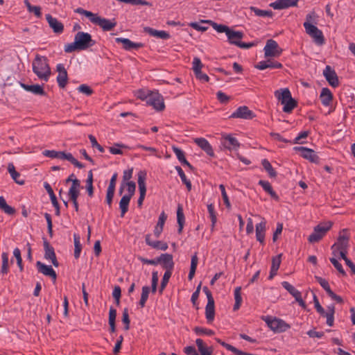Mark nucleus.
<instances>
[{
  "mask_svg": "<svg viewBox=\"0 0 355 355\" xmlns=\"http://www.w3.org/2000/svg\"><path fill=\"white\" fill-rule=\"evenodd\" d=\"M305 31L318 45H322L324 43L323 33L322 31L317 28L316 26H309L307 24V27H306Z\"/></svg>",
  "mask_w": 355,
  "mask_h": 355,
  "instance_id": "nucleus-13",
  "label": "nucleus"
},
{
  "mask_svg": "<svg viewBox=\"0 0 355 355\" xmlns=\"http://www.w3.org/2000/svg\"><path fill=\"white\" fill-rule=\"evenodd\" d=\"M144 31L151 36L161 38L163 40H167L170 38V35L164 31H157L150 27L144 28Z\"/></svg>",
  "mask_w": 355,
  "mask_h": 355,
  "instance_id": "nucleus-32",
  "label": "nucleus"
},
{
  "mask_svg": "<svg viewBox=\"0 0 355 355\" xmlns=\"http://www.w3.org/2000/svg\"><path fill=\"white\" fill-rule=\"evenodd\" d=\"M146 103L153 106L157 111H162L165 107L163 97L158 92H153L148 98Z\"/></svg>",
  "mask_w": 355,
  "mask_h": 355,
  "instance_id": "nucleus-14",
  "label": "nucleus"
},
{
  "mask_svg": "<svg viewBox=\"0 0 355 355\" xmlns=\"http://www.w3.org/2000/svg\"><path fill=\"white\" fill-rule=\"evenodd\" d=\"M250 10L254 12L255 15L262 17H272L273 13L271 10H261L255 7H251Z\"/></svg>",
  "mask_w": 355,
  "mask_h": 355,
  "instance_id": "nucleus-51",
  "label": "nucleus"
},
{
  "mask_svg": "<svg viewBox=\"0 0 355 355\" xmlns=\"http://www.w3.org/2000/svg\"><path fill=\"white\" fill-rule=\"evenodd\" d=\"M56 71L58 73L57 76V82L58 86L60 88H64L67 84L68 75L64 64L61 63L58 64L56 66Z\"/></svg>",
  "mask_w": 355,
  "mask_h": 355,
  "instance_id": "nucleus-19",
  "label": "nucleus"
},
{
  "mask_svg": "<svg viewBox=\"0 0 355 355\" xmlns=\"http://www.w3.org/2000/svg\"><path fill=\"white\" fill-rule=\"evenodd\" d=\"M211 24L212 27L218 32V33H225L226 35H227L228 31H230L231 29L223 24H218L215 22H211Z\"/></svg>",
  "mask_w": 355,
  "mask_h": 355,
  "instance_id": "nucleus-58",
  "label": "nucleus"
},
{
  "mask_svg": "<svg viewBox=\"0 0 355 355\" xmlns=\"http://www.w3.org/2000/svg\"><path fill=\"white\" fill-rule=\"evenodd\" d=\"M172 272H165L163 276V278L162 279L160 288H159V293H162L163 291L166 288L170 277H171Z\"/></svg>",
  "mask_w": 355,
  "mask_h": 355,
  "instance_id": "nucleus-57",
  "label": "nucleus"
},
{
  "mask_svg": "<svg viewBox=\"0 0 355 355\" xmlns=\"http://www.w3.org/2000/svg\"><path fill=\"white\" fill-rule=\"evenodd\" d=\"M220 142L223 147L229 150H236L241 145L237 139L231 134H222Z\"/></svg>",
  "mask_w": 355,
  "mask_h": 355,
  "instance_id": "nucleus-10",
  "label": "nucleus"
},
{
  "mask_svg": "<svg viewBox=\"0 0 355 355\" xmlns=\"http://www.w3.org/2000/svg\"><path fill=\"white\" fill-rule=\"evenodd\" d=\"M132 198L130 196H128L126 195H124L120 202H119V208L121 209V216L123 217L125 213L128 211V206L130 201Z\"/></svg>",
  "mask_w": 355,
  "mask_h": 355,
  "instance_id": "nucleus-37",
  "label": "nucleus"
},
{
  "mask_svg": "<svg viewBox=\"0 0 355 355\" xmlns=\"http://www.w3.org/2000/svg\"><path fill=\"white\" fill-rule=\"evenodd\" d=\"M320 99L324 106H329L333 99L332 93L328 88H322L320 95Z\"/></svg>",
  "mask_w": 355,
  "mask_h": 355,
  "instance_id": "nucleus-31",
  "label": "nucleus"
},
{
  "mask_svg": "<svg viewBox=\"0 0 355 355\" xmlns=\"http://www.w3.org/2000/svg\"><path fill=\"white\" fill-rule=\"evenodd\" d=\"M227 37L230 44H234L241 49H248L256 45L255 42L246 43L241 42L243 33L241 31L230 30L228 31Z\"/></svg>",
  "mask_w": 355,
  "mask_h": 355,
  "instance_id": "nucleus-4",
  "label": "nucleus"
},
{
  "mask_svg": "<svg viewBox=\"0 0 355 355\" xmlns=\"http://www.w3.org/2000/svg\"><path fill=\"white\" fill-rule=\"evenodd\" d=\"M175 170L178 172L179 176L181 178L182 182L186 185L187 189L189 191L191 190V182L186 177V175L182 168L179 166H175Z\"/></svg>",
  "mask_w": 355,
  "mask_h": 355,
  "instance_id": "nucleus-43",
  "label": "nucleus"
},
{
  "mask_svg": "<svg viewBox=\"0 0 355 355\" xmlns=\"http://www.w3.org/2000/svg\"><path fill=\"white\" fill-rule=\"evenodd\" d=\"M64 159L68 160L78 168H82L84 167L83 164L78 162L76 158H74L72 154L70 153H65Z\"/></svg>",
  "mask_w": 355,
  "mask_h": 355,
  "instance_id": "nucleus-56",
  "label": "nucleus"
},
{
  "mask_svg": "<svg viewBox=\"0 0 355 355\" xmlns=\"http://www.w3.org/2000/svg\"><path fill=\"white\" fill-rule=\"evenodd\" d=\"M36 266L40 272L46 276L51 277L54 281L56 279L57 275L55 271L53 269L51 266H46L41 261H37Z\"/></svg>",
  "mask_w": 355,
  "mask_h": 355,
  "instance_id": "nucleus-24",
  "label": "nucleus"
},
{
  "mask_svg": "<svg viewBox=\"0 0 355 355\" xmlns=\"http://www.w3.org/2000/svg\"><path fill=\"white\" fill-rule=\"evenodd\" d=\"M198 263V258L197 256V253L196 252L191 257L190 271H189V273L188 275L189 280H192V279L193 278L195 273H196V268H197Z\"/></svg>",
  "mask_w": 355,
  "mask_h": 355,
  "instance_id": "nucleus-39",
  "label": "nucleus"
},
{
  "mask_svg": "<svg viewBox=\"0 0 355 355\" xmlns=\"http://www.w3.org/2000/svg\"><path fill=\"white\" fill-rule=\"evenodd\" d=\"M318 15L315 11H311L306 16V21L304 22L303 26L306 29L307 24L309 26H315L318 24Z\"/></svg>",
  "mask_w": 355,
  "mask_h": 355,
  "instance_id": "nucleus-36",
  "label": "nucleus"
},
{
  "mask_svg": "<svg viewBox=\"0 0 355 355\" xmlns=\"http://www.w3.org/2000/svg\"><path fill=\"white\" fill-rule=\"evenodd\" d=\"M24 4L26 5L28 12H33L37 17H41V8L37 6H32L28 0H24Z\"/></svg>",
  "mask_w": 355,
  "mask_h": 355,
  "instance_id": "nucleus-49",
  "label": "nucleus"
},
{
  "mask_svg": "<svg viewBox=\"0 0 355 355\" xmlns=\"http://www.w3.org/2000/svg\"><path fill=\"white\" fill-rule=\"evenodd\" d=\"M315 279L320 285L325 290L328 295L332 292V290L331 289L329 284L326 279L320 277H315Z\"/></svg>",
  "mask_w": 355,
  "mask_h": 355,
  "instance_id": "nucleus-59",
  "label": "nucleus"
},
{
  "mask_svg": "<svg viewBox=\"0 0 355 355\" xmlns=\"http://www.w3.org/2000/svg\"><path fill=\"white\" fill-rule=\"evenodd\" d=\"M313 301L316 311L322 316L327 318V324L329 327L334 325L335 308L334 305L327 307V311L320 305L315 295H313Z\"/></svg>",
  "mask_w": 355,
  "mask_h": 355,
  "instance_id": "nucleus-6",
  "label": "nucleus"
},
{
  "mask_svg": "<svg viewBox=\"0 0 355 355\" xmlns=\"http://www.w3.org/2000/svg\"><path fill=\"white\" fill-rule=\"evenodd\" d=\"M282 104L284 105L283 111L286 113L291 112V111L297 106V102L292 98V96L286 100L284 103Z\"/></svg>",
  "mask_w": 355,
  "mask_h": 355,
  "instance_id": "nucleus-45",
  "label": "nucleus"
},
{
  "mask_svg": "<svg viewBox=\"0 0 355 355\" xmlns=\"http://www.w3.org/2000/svg\"><path fill=\"white\" fill-rule=\"evenodd\" d=\"M145 241L146 244L153 248L159 249L164 251L168 249V244L166 243L160 241H152L150 239V234L146 235Z\"/></svg>",
  "mask_w": 355,
  "mask_h": 355,
  "instance_id": "nucleus-28",
  "label": "nucleus"
},
{
  "mask_svg": "<svg viewBox=\"0 0 355 355\" xmlns=\"http://www.w3.org/2000/svg\"><path fill=\"white\" fill-rule=\"evenodd\" d=\"M265 57H279L283 50L279 46L277 42L272 39L267 40L263 49Z\"/></svg>",
  "mask_w": 355,
  "mask_h": 355,
  "instance_id": "nucleus-9",
  "label": "nucleus"
},
{
  "mask_svg": "<svg viewBox=\"0 0 355 355\" xmlns=\"http://www.w3.org/2000/svg\"><path fill=\"white\" fill-rule=\"evenodd\" d=\"M196 344L198 347V350L200 353V355H211L212 354L213 348L211 347L207 346L202 339H201V338L196 339Z\"/></svg>",
  "mask_w": 355,
  "mask_h": 355,
  "instance_id": "nucleus-30",
  "label": "nucleus"
},
{
  "mask_svg": "<svg viewBox=\"0 0 355 355\" xmlns=\"http://www.w3.org/2000/svg\"><path fill=\"white\" fill-rule=\"evenodd\" d=\"M73 241H74V257L77 259L80 257V252L82 250V245L80 241V236L77 234H73Z\"/></svg>",
  "mask_w": 355,
  "mask_h": 355,
  "instance_id": "nucleus-47",
  "label": "nucleus"
},
{
  "mask_svg": "<svg viewBox=\"0 0 355 355\" xmlns=\"http://www.w3.org/2000/svg\"><path fill=\"white\" fill-rule=\"evenodd\" d=\"M255 67L259 70H264L268 68L270 69H282V64L277 61H272L271 60H263L259 62Z\"/></svg>",
  "mask_w": 355,
  "mask_h": 355,
  "instance_id": "nucleus-26",
  "label": "nucleus"
},
{
  "mask_svg": "<svg viewBox=\"0 0 355 355\" xmlns=\"http://www.w3.org/2000/svg\"><path fill=\"white\" fill-rule=\"evenodd\" d=\"M254 116V113L247 106L238 107L231 115L230 118H239L252 119Z\"/></svg>",
  "mask_w": 355,
  "mask_h": 355,
  "instance_id": "nucleus-18",
  "label": "nucleus"
},
{
  "mask_svg": "<svg viewBox=\"0 0 355 355\" xmlns=\"http://www.w3.org/2000/svg\"><path fill=\"white\" fill-rule=\"evenodd\" d=\"M80 182L79 180H75L72 183L68 191L69 198H78L80 194Z\"/></svg>",
  "mask_w": 355,
  "mask_h": 355,
  "instance_id": "nucleus-35",
  "label": "nucleus"
},
{
  "mask_svg": "<svg viewBox=\"0 0 355 355\" xmlns=\"http://www.w3.org/2000/svg\"><path fill=\"white\" fill-rule=\"evenodd\" d=\"M323 75L331 87H336L338 86L339 80L338 76L335 70L333 69L330 66H326L325 69L323 71Z\"/></svg>",
  "mask_w": 355,
  "mask_h": 355,
  "instance_id": "nucleus-16",
  "label": "nucleus"
},
{
  "mask_svg": "<svg viewBox=\"0 0 355 355\" xmlns=\"http://www.w3.org/2000/svg\"><path fill=\"white\" fill-rule=\"evenodd\" d=\"M207 211L209 214V218L211 221V230L215 227L217 221L216 213L215 211L214 205L212 203L207 205Z\"/></svg>",
  "mask_w": 355,
  "mask_h": 355,
  "instance_id": "nucleus-48",
  "label": "nucleus"
},
{
  "mask_svg": "<svg viewBox=\"0 0 355 355\" xmlns=\"http://www.w3.org/2000/svg\"><path fill=\"white\" fill-rule=\"evenodd\" d=\"M299 0H277L270 4L275 10H282L290 7L297 6Z\"/></svg>",
  "mask_w": 355,
  "mask_h": 355,
  "instance_id": "nucleus-21",
  "label": "nucleus"
},
{
  "mask_svg": "<svg viewBox=\"0 0 355 355\" xmlns=\"http://www.w3.org/2000/svg\"><path fill=\"white\" fill-rule=\"evenodd\" d=\"M274 94L281 103H284L286 100L291 97V92L288 88L276 90Z\"/></svg>",
  "mask_w": 355,
  "mask_h": 355,
  "instance_id": "nucleus-34",
  "label": "nucleus"
},
{
  "mask_svg": "<svg viewBox=\"0 0 355 355\" xmlns=\"http://www.w3.org/2000/svg\"><path fill=\"white\" fill-rule=\"evenodd\" d=\"M294 150L296 151H300L301 153V156L303 158L309 160L312 163L318 164L320 162L319 157L313 149L304 146H296L294 147Z\"/></svg>",
  "mask_w": 355,
  "mask_h": 355,
  "instance_id": "nucleus-12",
  "label": "nucleus"
},
{
  "mask_svg": "<svg viewBox=\"0 0 355 355\" xmlns=\"http://www.w3.org/2000/svg\"><path fill=\"white\" fill-rule=\"evenodd\" d=\"M194 142L203 150L209 156L214 157V152L209 141L205 138H196Z\"/></svg>",
  "mask_w": 355,
  "mask_h": 355,
  "instance_id": "nucleus-25",
  "label": "nucleus"
},
{
  "mask_svg": "<svg viewBox=\"0 0 355 355\" xmlns=\"http://www.w3.org/2000/svg\"><path fill=\"white\" fill-rule=\"evenodd\" d=\"M116 317V310L113 307H110L109 311V324L110 331L111 333H114L116 331L115 320Z\"/></svg>",
  "mask_w": 355,
  "mask_h": 355,
  "instance_id": "nucleus-40",
  "label": "nucleus"
},
{
  "mask_svg": "<svg viewBox=\"0 0 355 355\" xmlns=\"http://www.w3.org/2000/svg\"><path fill=\"white\" fill-rule=\"evenodd\" d=\"M349 248V236L345 233H340L337 241L331 246L332 254L334 257L345 258Z\"/></svg>",
  "mask_w": 355,
  "mask_h": 355,
  "instance_id": "nucleus-3",
  "label": "nucleus"
},
{
  "mask_svg": "<svg viewBox=\"0 0 355 355\" xmlns=\"http://www.w3.org/2000/svg\"><path fill=\"white\" fill-rule=\"evenodd\" d=\"M153 93V92L145 89H139L137 92L136 96L138 98L141 100L148 101V98L150 97V95Z\"/></svg>",
  "mask_w": 355,
  "mask_h": 355,
  "instance_id": "nucleus-61",
  "label": "nucleus"
},
{
  "mask_svg": "<svg viewBox=\"0 0 355 355\" xmlns=\"http://www.w3.org/2000/svg\"><path fill=\"white\" fill-rule=\"evenodd\" d=\"M46 19L54 33L60 34L63 32L64 26L56 18L53 17L50 14H47L46 15Z\"/></svg>",
  "mask_w": 355,
  "mask_h": 355,
  "instance_id": "nucleus-23",
  "label": "nucleus"
},
{
  "mask_svg": "<svg viewBox=\"0 0 355 355\" xmlns=\"http://www.w3.org/2000/svg\"><path fill=\"white\" fill-rule=\"evenodd\" d=\"M282 285L284 287V288H285L291 295H292L295 297L296 302H298L300 306H301L303 308L305 307V302L302 298L301 293L298 290H297L293 285H291L288 282H283L282 283Z\"/></svg>",
  "mask_w": 355,
  "mask_h": 355,
  "instance_id": "nucleus-17",
  "label": "nucleus"
},
{
  "mask_svg": "<svg viewBox=\"0 0 355 355\" xmlns=\"http://www.w3.org/2000/svg\"><path fill=\"white\" fill-rule=\"evenodd\" d=\"M44 247L45 250V259L51 260L53 265L55 267H58L59 263L58 261H57L53 248L51 246L47 241H44Z\"/></svg>",
  "mask_w": 355,
  "mask_h": 355,
  "instance_id": "nucleus-27",
  "label": "nucleus"
},
{
  "mask_svg": "<svg viewBox=\"0 0 355 355\" xmlns=\"http://www.w3.org/2000/svg\"><path fill=\"white\" fill-rule=\"evenodd\" d=\"M2 266L1 268V273L6 275L8 272V254L7 252H3L1 254Z\"/></svg>",
  "mask_w": 355,
  "mask_h": 355,
  "instance_id": "nucleus-53",
  "label": "nucleus"
},
{
  "mask_svg": "<svg viewBox=\"0 0 355 355\" xmlns=\"http://www.w3.org/2000/svg\"><path fill=\"white\" fill-rule=\"evenodd\" d=\"M194 331L198 335L212 336L214 334V331L213 330L200 327H196L194 329Z\"/></svg>",
  "mask_w": 355,
  "mask_h": 355,
  "instance_id": "nucleus-62",
  "label": "nucleus"
},
{
  "mask_svg": "<svg viewBox=\"0 0 355 355\" xmlns=\"http://www.w3.org/2000/svg\"><path fill=\"white\" fill-rule=\"evenodd\" d=\"M332 223L329 221L322 224H319L313 229V232L309 235L308 241L309 243H317L320 241L331 228Z\"/></svg>",
  "mask_w": 355,
  "mask_h": 355,
  "instance_id": "nucleus-5",
  "label": "nucleus"
},
{
  "mask_svg": "<svg viewBox=\"0 0 355 355\" xmlns=\"http://www.w3.org/2000/svg\"><path fill=\"white\" fill-rule=\"evenodd\" d=\"M127 187V191L128 192V194H125L128 196H130L132 198L133 195L135 194V189H136V184L134 182H125V187Z\"/></svg>",
  "mask_w": 355,
  "mask_h": 355,
  "instance_id": "nucleus-64",
  "label": "nucleus"
},
{
  "mask_svg": "<svg viewBox=\"0 0 355 355\" xmlns=\"http://www.w3.org/2000/svg\"><path fill=\"white\" fill-rule=\"evenodd\" d=\"M241 287H236L234 289V300L235 303L233 307L234 311H237L239 309L241 303H242V297L241 293Z\"/></svg>",
  "mask_w": 355,
  "mask_h": 355,
  "instance_id": "nucleus-44",
  "label": "nucleus"
},
{
  "mask_svg": "<svg viewBox=\"0 0 355 355\" xmlns=\"http://www.w3.org/2000/svg\"><path fill=\"white\" fill-rule=\"evenodd\" d=\"M177 220L179 225L178 233H181L183 229L184 223V216L183 214L182 208L181 206H178L177 210Z\"/></svg>",
  "mask_w": 355,
  "mask_h": 355,
  "instance_id": "nucleus-50",
  "label": "nucleus"
},
{
  "mask_svg": "<svg viewBox=\"0 0 355 355\" xmlns=\"http://www.w3.org/2000/svg\"><path fill=\"white\" fill-rule=\"evenodd\" d=\"M46 57L37 55L33 61V71L37 78L44 82H47L51 75V68Z\"/></svg>",
  "mask_w": 355,
  "mask_h": 355,
  "instance_id": "nucleus-1",
  "label": "nucleus"
},
{
  "mask_svg": "<svg viewBox=\"0 0 355 355\" xmlns=\"http://www.w3.org/2000/svg\"><path fill=\"white\" fill-rule=\"evenodd\" d=\"M338 257H333L329 259L331 263L334 265V266L336 268V270L343 276L346 275V272L344 270L341 263L338 261L337 258Z\"/></svg>",
  "mask_w": 355,
  "mask_h": 355,
  "instance_id": "nucleus-55",
  "label": "nucleus"
},
{
  "mask_svg": "<svg viewBox=\"0 0 355 355\" xmlns=\"http://www.w3.org/2000/svg\"><path fill=\"white\" fill-rule=\"evenodd\" d=\"M116 43H121L123 47L126 51H131L132 49H138L143 47L144 44L141 42H133L128 38L116 37L115 39Z\"/></svg>",
  "mask_w": 355,
  "mask_h": 355,
  "instance_id": "nucleus-22",
  "label": "nucleus"
},
{
  "mask_svg": "<svg viewBox=\"0 0 355 355\" xmlns=\"http://www.w3.org/2000/svg\"><path fill=\"white\" fill-rule=\"evenodd\" d=\"M159 263L166 270L165 272H172L174 268L173 255L168 253L162 254L157 257V264Z\"/></svg>",
  "mask_w": 355,
  "mask_h": 355,
  "instance_id": "nucleus-15",
  "label": "nucleus"
},
{
  "mask_svg": "<svg viewBox=\"0 0 355 355\" xmlns=\"http://www.w3.org/2000/svg\"><path fill=\"white\" fill-rule=\"evenodd\" d=\"M215 306L214 301L207 302L205 307V317L208 323H211L214 320Z\"/></svg>",
  "mask_w": 355,
  "mask_h": 355,
  "instance_id": "nucleus-33",
  "label": "nucleus"
},
{
  "mask_svg": "<svg viewBox=\"0 0 355 355\" xmlns=\"http://www.w3.org/2000/svg\"><path fill=\"white\" fill-rule=\"evenodd\" d=\"M255 231L257 241L263 245L266 231V220L265 218H262L261 222L255 225Z\"/></svg>",
  "mask_w": 355,
  "mask_h": 355,
  "instance_id": "nucleus-20",
  "label": "nucleus"
},
{
  "mask_svg": "<svg viewBox=\"0 0 355 355\" xmlns=\"http://www.w3.org/2000/svg\"><path fill=\"white\" fill-rule=\"evenodd\" d=\"M211 21H208V20H206V21H202L201 23H198V22H192L190 24V26L192 27L193 29L196 30V31H205L208 29V27L207 26H205L204 25V24H206V23H210L211 24Z\"/></svg>",
  "mask_w": 355,
  "mask_h": 355,
  "instance_id": "nucleus-54",
  "label": "nucleus"
},
{
  "mask_svg": "<svg viewBox=\"0 0 355 355\" xmlns=\"http://www.w3.org/2000/svg\"><path fill=\"white\" fill-rule=\"evenodd\" d=\"M122 322L125 324L124 329L125 331L129 330L130 320V318H129L128 311L127 309H124V310L123 311Z\"/></svg>",
  "mask_w": 355,
  "mask_h": 355,
  "instance_id": "nucleus-63",
  "label": "nucleus"
},
{
  "mask_svg": "<svg viewBox=\"0 0 355 355\" xmlns=\"http://www.w3.org/2000/svg\"><path fill=\"white\" fill-rule=\"evenodd\" d=\"M75 12L83 15L85 17H88L91 22H92L94 24L98 25L105 31H111L116 25V23L115 21H112L111 20L105 18H101V17L98 16L97 14H94L90 11L84 10L82 8H76L75 10Z\"/></svg>",
  "mask_w": 355,
  "mask_h": 355,
  "instance_id": "nucleus-2",
  "label": "nucleus"
},
{
  "mask_svg": "<svg viewBox=\"0 0 355 355\" xmlns=\"http://www.w3.org/2000/svg\"><path fill=\"white\" fill-rule=\"evenodd\" d=\"M262 166L264 168V169L268 172L270 177L275 178L277 176L276 171L272 168L271 164L268 159H264L262 160Z\"/></svg>",
  "mask_w": 355,
  "mask_h": 355,
  "instance_id": "nucleus-52",
  "label": "nucleus"
},
{
  "mask_svg": "<svg viewBox=\"0 0 355 355\" xmlns=\"http://www.w3.org/2000/svg\"><path fill=\"white\" fill-rule=\"evenodd\" d=\"M0 209L9 215H12L15 212V209L6 203L3 196H0Z\"/></svg>",
  "mask_w": 355,
  "mask_h": 355,
  "instance_id": "nucleus-46",
  "label": "nucleus"
},
{
  "mask_svg": "<svg viewBox=\"0 0 355 355\" xmlns=\"http://www.w3.org/2000/svg\"><path fill=\"white\" fill-rule=\"evenodd\" d=\"M150 288L149 286H144L142 287V292H141V298H140V300L139 302V305L140 306L141 308H143L146 305V303L148 300V295H149V293H150Z\"/></svg>",
  "mask_w": 355,
  "mask_h": 355,
  "instance_id": "nucleus-42",
  "label": "nucleus"
},
{
  "mask_svg": "<svg viewBox=\"0 0 355 355\" xmlns=\"http://www.w3.org/2000/svg\"><path fill=\"white\" fill-rule=\"evenodd\" d=\"M133 168L125 170L123 174V180L119 189V193L122 194L123 189L125 187V182H130V179L132 177Z\"/></svg>",
  "mask_w": 355,
  "mask_h": 355,
  "instance_id": "nucleus-41",
  "label": "nucleus"
},
{
  "mask_svg": "<svg viewBox=\"0 0 355 355\" xmlns=\"http://www.w3.org/2000/svg\"><path fill=\"white\" fill-rule=\"evenodd\" d=\"M159 280V275L157 271H153L152 272V282H151V291L155 293L157 288V283Z\"/></svg>",
  "mask_w": 355,
  "mask_h": 355,
  "instance_id": "nucleus-60",
  "label": "nucleus"
},
{
  "mask_svg": "<svg viewBox=\"0 0 355 355\" xmlns=\"http://www.w3.org/2000/svg\"><path fill=\"white\" fill-rule=\"evenodd\" d=\"M259 184L260 186H261L262 188L263 189V190L266 192L268 193L272 198H274L275 200L279 199L278 196L273 191L272 187L271 184H270V182H268V181H265V180H259Z\"/></svg>",
  "mask_w": 355,
  "mask_h": 355,
  "instance_id": "nucleus-38",
  "label": "nucleus"
},
{
  "mask_svg": "<svg viewBox=\"0 0 355 355\" xmlns=\"http://www.w3.org/2000/svg\"><path fill=\"white\" fill-rule=\"evenodd\" d=\"M263 320L267 324L268 327L275 332H284L291 327L290 325L283 320L277 318L266 316L263 318Z\"/></svg>",
  "mask_w": 355,
  "mask_h": 355,
  "instance_id": "nucleus-7",
  "label": "nucleus"
},
{
  "mask_svg": "<svg viewBox=\"0 0 355 355\" xmlns=\"http://www.w3.org/2000/svg\"><path fill=\"white\" fill-rule=\"evenodd\" d=\"M74 40L79 47V50H85L95 44L91 35L88 33L78 32L75 35Z\"/></svg>",
  "mask_w": 355,
  "mask_h": 355,
  "instance_id": "nucleus-8",
  "label": "nucleus"
},
{
  "mask_svg": "<svg viewBox=\"0 0 355 355\" xmlns=\"http://www.w3.org/2000/svg\"><path fill=\"white\" fill-rule=\"evenodd\" d=\"M20 86L26 91L31 92L35 95L43 96L45 94V92L43 87L40 85H26L23 83H20Z\"/></svg>",
  "mask_w": 355,
  "mask_h": 355,
  "instance_id": "nucleus-29",
  "label": "nucleus"
},
{
  "mask_svg": "<svg viewBox=\"0 0 355 355\" xmlns=\"http://www.w3.org/2000/svg\"><path fill=\"white\" fill-rule=\"evenodd\" d=\"M138 186L139 190V197L137 200L138 207H141L143 205L144 200L146 196V172L145 171H139L138 174Z\"/></svg>",
  "mask_w": 355,
  "mask_h": 355,
  "instance_id": "nucleus-11",
  "label": "nucleus"
}]
</instances>
